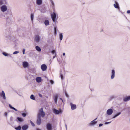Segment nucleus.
<instances>
[{
  "mask_svg": "<svg viewBox=\"0 0 130 130\" xmlns=\"http://www.w3.org/2000/svg\"><path fill=\"white\" fill-rule=\"evenodd\" d=\"M45 115V113L43 111V108H41L39 110L37 116L41 117V116L43 118Z\"/></svg>",
  "mask_w": 130,
  "mask_h": 130,
  "instance_id": "f257e3e1",
  "label": "nucleus"
},
{
  "mask_svg": "<svg viewBox=\"0 0 130 130\" xmlns=\"http://www.w3.org/2000/svg\"><path fill=\"white\" fill-rule=\"evenodd\" d=\"M22 115L23 117H25L26 116V114L25 113H22Z\"/></svg>",
  "mask_w": 130,
  "mask_h": 130,
  "instance_id": "f704fd0d",
  "label": "nucleus"
},
{
  "mask_svg": "<svg viewBox=\"0 0 130 130\" xmlns=\"http://www.w3.org/2000/svg\"><path fill=\"white\" fill-rule=\"evenodd\" d=\"M127 13H130V10H128L127 11Z\"/></svg>",
  "mask_w": 130,
  "mask_h": 130,
  "instance_id": "37998d69",
  "label": "nucleus"
},
{
  "mask_svg": "<svg viewBox=\"0 0 130 130\" xmlns=\"http://www.w3.org/2000/svg\"><path fill=\"white\" fill-rule=\"evenodd\" d=\"M41 122V117L37 116V120L36 122L37 124L38 125H40Z\"/></svg>",
  "mask_w": 130,
  "mask_h": 130,
  "instance_id": "6e6552de",
  "label": "nucleus"
},
{
  "mask_svg": "<svg viewBox=\"0 0 130 130\" xmlns=\"http://www.w3.org/2000/svg\"><path fill=\"white\" fill-rule=\"evenodd\" d=\"M19 52V51H16L14 52L13 53V54H18V53Z\"/></svg>",
  "mask_w": 130,
  "mask_h": 130,
  "instance_id": "473e14b6",
  "label": "nucleus"
},
{
  "mask_svg": "<svg viewBox=\"0 0 130 130\" xmlns=\"http://www.w3.org/2000/svg\"><path fill=\"white\" fill-rule=\"evenodd\" d=\"M36 2L37 4L40 5L42 3V0H37Z\"/></svg>",
  "mask_w": 130,
  "mask_h": 130,
  "instance_id": "aec40b11",
  "label": "nucleus"
},
{
  "mask_svg": "<svg viewBox=\"0 0 130 130\" xmlns=\"http://www.w3.org/2000/svg\"><path fill=\"white\" fill-rule=\"evenodd\" d=\"M58 96L57 95H55L54 96L53 99L54 101L55 102L56 104H57V101Z\"/></svg>",
  "mask_w": 130,
  "mask_h": 130,
  "instance_id": "f3484780",
  "label": "nucleus"
},
{
  "mask_svg": "<svg viewBox=\"0 0 130 130\" xmlns=\"http://www.w3.org/2000/svg\"><path fill=\"white\" fill-rule=\"evenodd\" d=\"M65 127H66V129H67V125L66 124L65 125Z\"/></svg>",
  "mask_w": 130,
  "mask_h": 130,
  "instance_id": "09e8293b",
  "label": "nucleus"
},
{
  "mask_svg": "<svg viewBox=\"0 0 130 130\" xmlns=\"http://www.w3.org/2000/svg\"><path fill=\"white\" fill-rule=\"evenodd\" d=\"M47 68V67L45 64H43L41 66V68L42 70L43 71L45 70Z\"/></svg>",
  "mask_w": 130,
  "mask_h": 130,
  "instance_id": "1a4fd4ad",
  "label": "nucleus"
},
{
  "mask_svg": "<svg viewBox=\"0 0 130 130\" xmlns=\"http://www.w3.org/2000/svg\"><path fill=\"white\" fill-rule=\"evenodd\" d=\"M103 125V124H102L101 123L99 124V127H101V126H102Z\"/></svg>",
  "mask_w": 130,
  "mask_h": 130,
  "instance_id": "79ce46f5",
  "label": "nucleus"
},
{
  "mask_svg": "<svg viewBox=\"0 0 130 130\" xmlns=\"http://www.w3.org/2000/svg\"><path fill=\"white\" fill-rule=\"evenodd\" d=\"M18 120L20 122H21L23 121V119L21 118L20 117L17 118Z\"/></svg>",
  "mask_w": 130,
  "mask_h": 130,
  "instance_id": "cd10ccee",
  "label": "nucleus"
},
{
  "mask_svg": "<svg viewBox=\"0 0 130 130\" xmlns=\"http://www.w3.org/2000/svg\"><path fill=\"white\" fill-rule=\"evenodd\" d=\"M51 53L53 54H55V55H56V51L54 50H53L51 52Z\"/></svg>",
  "mask_w": 130,
  "mask_h": 130,
  "instance_id": "7c9ffc66",
  "label": "nucleus"
},
{
  "mask_svg": "<svg viewBox=\"0 0 130 130\" xmlns=\"http://www.w3.org/2000/svg\"><path fill=\"white\" fill-rule=\"evenodd\" d=\"M111 122H106L105 123V125L108 124H110L111 123Z\"/></svg>",
  "mask_w": 130,
  "mask_h": 130,
  "instance_id": "e433bc0d",
  "label": "nucleus"
},
{
  "mask_svg": "<svg viewBox=\"0 0 130 130\" xmlns=\"http://www.w3.org/2000/svg\"><path fill=\"white\" fill-rule=\"evenodd\" d=\"M113 112L112 109H109L107 110L106 113L107 115H110L112 114Z\"/></svg>",
  "mask_w": 130,
  "mask_h": 130,
  "instance_id": "0eeeda50",
  "label": "nucleus"
},
{
  "mask_svg": "<svg viewBox=\"0 0 130 130\" xmlns=\"http://www.w3.org/2000/svg\"><path fill=\"white\" fill-rule=\"evenodd\" d=\"M60 99L61 100V102H63V100H62V98H60Z\"/></svg>",
  "mask_w": 130,
  "mask_h": 130,
  "instance_id": "8fccbe9b",
  "label": "nucleus"
},
{
  "mask_svg": "<svg viewBox=\"0 0 130 130\" xmlns=\"http://www.w3.org/2000/svg\"><path fill=\"white\" fill-rule=\"evenodd\" d=\"M37 130H41L40 129H37Z\"/></svg>",
  "mask_w": 130,
  "mask_h": 130,
  "instance_id": "864d4df0",
  "label": "nucleus"
},
{
  "mask_svg": "<svg viewBox=\"0 0 130 130\" xmlns=\"http://www.w3.org/2000/svg\"><path fill=\"white\" fill-rule=\"evenodd\" d=\"M50 82L52 84H54V81L53 80H50Z\"/></svg>",
  "mask_w": 130,
  "mask_h": 130,
  "instance_id": "c9c22d12",
  "label": "nucleus"
},
{
  "mask_svg": "<svg viewBox=\"0 0 130 130\" xmlns=\"http://www.w3.org/2000/svg\"><path fill=\"white\" fill-rule=\"evenodd\" d=\"M0 9L1 11L3 12L6 11L7 9V7L5 5H2Z\"/></svg>",
  "mask_w": 130,
  "mask_h": 130,
  "instance_id": "f03ea898",
  "label": "nucleus"
},
{
  "mask_svg": "<svg viewBox=\"0 0 130 130\" xmlns=\"http://www.w3.org/2000/svg\"><path fill=\"white\" fill-rule=\"evenodd\" d=\"M51 16L53 21L54 22H55L56 17V14L54 12L53 14H51Z\"/></svg>",
  "mask_w": 130,
  "mask_h": 130,
  "instance_id": "7ed1b4c3",
  "label": "nucleus"
},
{
  "mask_svg": "<svg viewBox=\"0 0 130 130\" xmlns=\"http://www.w3.org/2000/svg\"><path fill=\"white\" fill-rule=\"evenodd\" d=\"M7 112H5L4 113V116H6V117H7Z\"/></svg>",
  "mask_w": 130,
  "mask_h": 130,
  "instance_id": "58836bf2",
  "label": "nucleus"
},
{
  "mask_svg": "<svg viewBox=\"0 0 130 130\" xmlns=\"http://www.w3.org/2000/svg\"><path fill=\"white\" fill-rule=\"evenodd\" d=\"M116 4H114L113 5L115 7L117 8H119V7L118 3L116 2Z\"/></svg>",
  "mask_w": 130,
  "mask_h": 130,
  "instance_id": "412c9836",
  "label": "nucleus"
},
{
  "mask_svg": "<svg viewBox=\"0 0 130 130\" xmlns=\"http://www.w3.org/2000/svg\"><path fill=\"white\" fill-rule=\"evenodd\" d=\"M35 40L37 43L39 42L40 40V36L38 35H36L35 37Z\"/></svg>",
  "mask_w": 130,
  "mask_h": 130,
  "instance_id": "39448f33",
  "label": "nucleus"
},
{
  "mask_svg": "<svg viewBox=\"0 0 130 130\" xmlns=\"http://www.w3.org/2000/svg\"><path fill=\"white\" fill-rule=\"evenodd\" d=\"M36 82L38 83H40L42 80L41 78V77H37L36 79Z\"/></svg>",
  "mask_w": 130,
  "mask_h": 130,
  "instance_id": "a211bd4d",
  "label": "nucleus"
},
{
  "mask_svg": "<svg viewBox=\"0 0 130 130\" xmlns=\"http://www.w3.org/2000/svg\"><path fill=\"white\" fill-rule=\"evenodd\" d=\"M53 112L56 114H58L59 113H62V111L61 109H60L59 110H58L55 109H54L53 110Z\"/></svg>",
  "mask_w": 130,
  "mask_h": 130,
  "instance_id": "20e7f679",
  "label": "nucleus"
},
{
  "mask_svg": "<svg viewBox=\"0 0 130 130\" xmlns=\"http://www.w3.org/2000/svg\"><path fill=\"white\" fill-rule=\"evenodd\" d=\"M23 65L24 68H26L28 67V64L27 62L24 61L23 62Z\"/></svg>",
  "mask_w": 130,
  "mask_h": 130,
  "instance_id": "ddd939ff",
  "label": "nucleus"
},
{
  "mask_svg": "<svg viewBox=\"0 0 130 130\" xmlns=\"http://www.w3.org/2000/svg\"><path fill=\"white\" fill-rule=\"evenodd\" d=\"M28 128V126L27 125H25L22 127V129L23 130H26Z\"/></svg>",
  "mask_w": 130,
  "mask_h": 130,
  "instance_id": "dca6fc26",
  "label": "nucleus"
},
{
  "mask_svg": "<svg viewBox=\"0 0 130 130\" xmlns=\"http://www.w3.org/2000/svg\"><path fill=\"white\" fill-rule=\"evenodd\" d=\"M130 100V96H126L123 99V101L124 102H126Z\"/></svg>",
  "mask_w": 130,
  "mask_h": 130,
  "instance_id": "9d476101",
  "label": "nucleus"
},
{
  "mask_svg": "<svg viewBox=\"0 0 130 130\" xmlns=\"http://www.w3.org/2000/svg\"><path fill=\"white\" fill-rule=\"evenodd\" d=\"M46 127L47 130H51L52 129V126L51 124L48 123L46 125Z\"/></svg>",
  "mask_w": 130,
  "mask_h": 130,
  "instance_id": "9b49d317",
  "label": "nucleus"
},
{
  "mask_svg": "<svg viewBox=\"0 0 130 130\" xmlns=\"http://www.w3.org/2000/svg\"><path fill=\"white\" fill-rule=\"evenodd\" d=\"M21 128V127L20 126H19L18 127L15 128V129L17 130H20Z\"/></svg>",
  "mask_w": 130,
  "mask_h": 130,
  "instance_id": "c756f323",
  "label": "nucleus"
},
{
  "mask_svg": "<svg viewBox=\"0 0 130 130\" xmlns=\"http://www.w3.org/2000/svg\"><path fill=\"white\" fill-rule=\"evenodd\" d=\"M2 4V2H0V5H1Z\"/></svg>",
  "mask_w": 130,
  "mask_h": 130,
  "instance_id": "de8ad7c7",
  "label": "nucleus"
},
{
  "mask_svg": "<svg viewBox=\"0 0 130 130\" xmlns=\"http://www.w3.org/2000/svg\"><path fill=\"white\" fill-rule=\"evenodd\" d=\"M97 118H96L95 119L91 121L89 124L90 125L92 126L95 125L97 123V121H96L95 120L97 119Z\"/></svg>",
  "mask_w": 130,
  "mask_h": 130,
  "instance_id": "423d86ee",
  "label": "nucleus"
},
{
  "mask_svg": "<svg viewBox=\"0 0 130 130\" xmlns=\"http://www.w3.org/2000/svg\"><path fill=\"white\" fill-rule=\"evenodd\" d=\"M59 36L60 40L61 41L62 40L63 38V35L61 33H60L59 35Z\"/></svg>",
  "mask_w": 130,
  "mask_h": 130,
  "instance_id": "393cba45",
  "label": "nucleus"
},
{
  "mask_svg": "<svg viewBox=\"0 0 130 130\" xmlns=\"http://www.w3.org/2000/svg\"><path fill=\"white\" fill-rule=\"evenodd\" d=\"M2 54L6 56H9L10 57H11V55L9 54H7L6 52H3L2 53Z\"/></svg>",
  "mask_w": 130,
  "mask_h": 130,
  "instance_id": "b1692460",
  "label": "nucleus"
},
{
  "mask_svg": "<svg viewBox=\"0 0 130 130\" xmlns=\"http://www.w3.org/2000/svg\"><path fill=\"white\" fill-rule=\"evenodd\" d=\"M54 31H57L56 28V27H54Z\"/></svg>",
  "mask_w": 130,
  "mask_h": 130,
  "instance_id": "c03bdc74",
  "label": "nucleus"
},
{
  "mask_svg": "<svg viewBox=\"0 0 130 130\" xmlns=\"http://www.w3.org/2000/svg\"><path fill=\"white\" fill-rule=\"evenodd\" d=\"M1 96L3 97V99L5 100L6 99L5 94L3 91H2V92L1 94Z\"/></svg>",
  "mask_w": 130,
  "mask_h": 130,
  "instance_id": "4468645a",
  "label": "nucleus"
},
{
  "mask_svg": "<svg viewBox=\"0 0 130 130\" xmlns=\"http://www.w3.org/2000/svg\"><path fill=\"white\" fill-rule=\"evenodd\" d=\"M13 118L12 117H11L10 119V120L11 121H13Z\"/></svg>",
  "mask_w": 130,
  "mask_h": 130,
  "instance_id": "a19ab883",
  "label": "nucleus"
},
{
  "mask_svg": "<svg viewBox=\"0 0 130 130\" xmlns=\"http://www.w3.org/2000/svg\"><path fill=\"white\" fill-rule=\"evenodd\" d=\"M60 74V77H61V79H63V75H62V74Z\"/></svg>",
  "mask_w": 130,
  "mask_h": 130,
  "instance_id": "4c0bfd02",
  "label": "nucleus"
},
{
  "mask_svg": "<svg viewBox=\"0 0 130 130\" xmlns=\"http://www.w3.org/2000/svg\"><path fill=\"white\" fill-rule=\"evenodd\" d=\"M70 105L71 106V108L72 110H74L76 108V106L75 105L73 104L72 103H71Z\"/></svg>",
  "mask_w": 130,
  "mask_h": 130,
  "instance_id": "2eb2a0df",
  "label": "nucleus"
},
{
  "mask_svg": "<svg viewBox=\"0 0 130 130\" xmlns=\"http://www.w3.org/2000/svg\"><path fill=\"white\" fill-rule=\"evenodd\" d=\"M30 123L33 126H34V127L35 126V124H34V123H33L31 120H30Z\"/></svg>",
  "mask_w": 130,
  "mask_h": 130,
  "instance_id": "2f4dec72",
  "label": "nucleus"
},
{
  "mask_svg": "<svg viewBox=\"0 0 130 130\" xmlns=\"http://www.w3.org/2000/svg\"><path fill=\"white\" fill-rule=\"evenodd\" d=\"M54 34L55 35H56L57 34V31H54Z\"/></svg>",
  "mask_w": 130,
  "mask_h": 130,
  "instance_id": "49530a36",
  "label": "nucleus"
},
{
  "mask_svg": "<svg viewBox=\"0 0 130 130\" xmlns=\"http://www.w3.org/2000/svg\"><path fill=\"white\" fill-rule=\"evenodd\" d=\"M65 53H63V56H65Z\"/></svg>",
  "mask_w": 130,
  "mask_h": 130,
  "instance_id": "3c124183",
  "label": "nucleus"
},
{
  "mask_svg": "<svg viewBox=\"0 0 130 130\" xmlns=\"http://www.w3.org/2000/svg\"><path fill=\"white\" fill-rule=\"evenodd\" d=\"M9 107L11 108L14 110L15 111H17V110L16 109H15L14 107H12L10 104H9Z\"/></svg>",
  "mask_w": 130,
  "mask_h": 130,
  "instance_id": "a878e982",
  "label": "nucleus"
},
{
  "mask_svg": "<svg viewBox=\"0 0 130 130\" xmlns=\"http://www.w3.org/2000/svg\"><path fill=\"white\" fill-rule=\"evenodd\" d=\"M56 56V55H55V56H53V59H54V58H55Z\"/></svg>",
  "mask_w": 130,
  "mask_h": 130,
  "instance_id": "603ef678",
  "label": "nucleus"
},
{
  "mask_svg": "<svg viewBox=\"0 0 130 130\" xmlns=\"http://www.w3.org/2000/svg\"><path fill=\"white\" fill-rule=\"evenodd\" d=\"M34 15L33 13H31L30 16V18L31 21H33L34 19Z\"/></svg>",
  "mask_w": 130,
  "mask_h": 130,
  "instance_id": "bb28decb",
  "label": "nucleus"
},
{
  "mask_svg": "<svg viewBox=\"0 0 130 130\" xmlns=\"http://www.w3.org/2000/svg\"><path fill=\"white\" fill-rule=\"evenodd\" d=\"M35 48L36 50L38 52H40L41 50L40 48L38 46H36L35 47Z\"/></svg>",
  "mask_w": 130,
  "mask_h": 130,
  "instance_id": "4be33fe9",
  "label": "nucleus"
},
{
  "mask_svg": "<svg viewBox=\"0 0 130 130\" xmlns=\"http://www.w3.org/2000/svg\"><path fill=\"white\" fill-rule=\"evenodd\" d=\"M25 48H23V54H25Z\"/></svg>",
  "mask_w": 130,
  "mask_h": 130,
  "instance_id": "72a5a7b5",
  "label": "nucleus"
},
{
  "mask_svg": "<svg viewBox=\"0 0 130 130\" xmlns=\"http://www.w3.org/2000/svg\"><path fill=\"white\" fill-rule=\"evenodd\" d=\"M111 74V79H112L114 78L115 76V71L114 70H112Z\"/></svg>",
  "mask_w": 130,
  "mask_h": 130,
  "instance_id": "f8f14e48",
  "label": "nucleus"
},
{
  "mask_svg": "<svg viewBox=\"0 0 130 130\" xmlns=\"http://www.w3.org/2000/svg\"><path fill=\"white\" fill-rule=\"evenodd\" d=\"M44 23L45 25L46 26H47L49 25V22L48 20H45L44 22Z\"/></svg>",
  "mask_w": 130,
  "mask_h": 130,
  "instance_id": "6ab92c4d",
  "label": "nucleus"
},
{
  "mask_svg": "<svg viewBox=\"0 0 130 130\" xmlns=\"http://www.w3.org/2000/svg\"><path fill=\"white\" fill-rule=\"evenodd\" d=\"M39 97L41 98H42V95L40 93H39Z\"/></svg>",
  "mask_w": 130,
  "mask_h": 130,
  "instance_id": "ea45409f",
  "label": "nucleus"
},
{
  "mask_svg": "<svg viewBox=\"0 0 130 130\" xmlns=\"http://www.w3.org/2000/svg\"><path fill=\"white\" fill-rule=\"evenodd\" d=\"M121 113V112H120L117 113H116L112 118H115L119 116V115H120Z\"/></svg>",
  "mask_w": 130,
  "mask_h": 130,
  "instance_id": "5701e85b",
  "label": "nucleus"
},
{
  "mask_svg": "<svg viewBox=\"0 0 130 130\" xmlns=\"http://www.w3.org/2000/svg\"><path fill=\"white\" fill-rule=\"evenodd\" d=\"M65 94H66V96L67 97H68V95L66 93H65Z\"/></svg>",
  "mask_w": 130,
  "mask_h": 130,
  "instance_id": "a18cd8bd",
  "label": "nucleus"
},
{
  "mask_svg": "<svg viewBox=\"0 0 130 130\" xmlns=\"http://www.w3.org/2000/svg\"><path fill=\"white\" fill-rule=\"evenodd\" d=\"M30 98L31 99L33 100H35V98L34 97V95L33 94H32L31 95Z\"/></svg>",
  "mask_w": 130,
  "mask_h": 130,
  "instance_id": "c85d7f7f",
  "label": "nucleus"
}]
</instances>
